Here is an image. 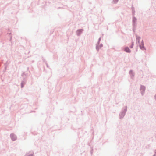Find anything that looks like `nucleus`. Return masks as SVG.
<instances>
[{
  "mask_svg": "<svg viewBox=\"0 0 156 156\" xmlns=\"http://www.w3.org/2000/svg\"><path fill=\"white\" fill-rule=\"evenodd\" d=\"M125 51L126 52L130 53L131 51L130 50L128 47H126L125 49Z\"/></svg>",
  "mask_w": 156,
  "mask_h": 156,
  "instance_id": "f257e3e1",
  "label": "nucleus"
},
{
  "mask_svg": "<svg viewBox=\"0 0 156 156\" xmlns=\"http://www.w3.org/2000/svg\"><path fill=\"white\" fill-rule=\"evenodd\" d=\"M140 47L141 49H142L143 50L144 49V48L143 47V45H142V46H140Z\"/></svg>",
  "mask_w": 156,
  "mask_h": 156,
  "instance_id": "f03ea898",
  "label": "nucleus"
},
{
  "mask_svg": "<svg viewBox=\"0 0 156 156\" xmlns=\"http://www.w3.org/2000/svg\"><path fill=\"white\" fill-rule=\"evenodd\" d=\"M13 139V140H15L16 139V138H14V139Z\"/></svg>",
  "mask_w": 156,
  "mask_h": 156,
  "instance_id": "7ed1b4c3",
  "label": "nucleus"
}]
</instances>
